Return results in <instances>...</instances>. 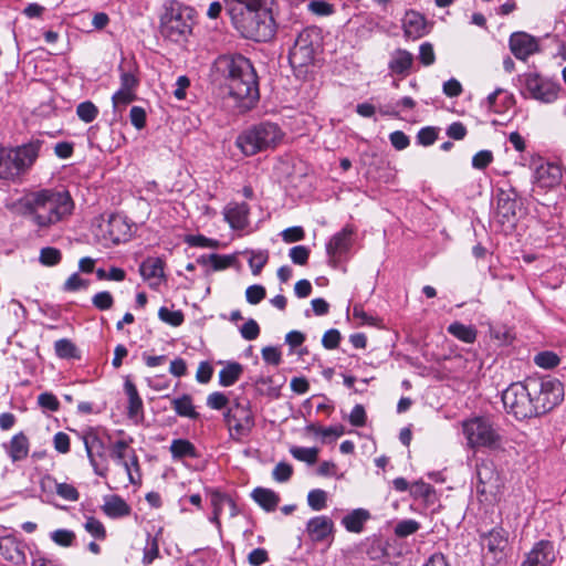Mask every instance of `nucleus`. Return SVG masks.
<instances>
[{"mask_svg": "<svg viewBox=\"0 0 566 566\" xmlns=\"http://www.w3.org/2000/svg\"><path fill=\"white\" fill-rule=\"evenodd\" d=\"M563 399V384L551 376L528 377L524 381L513 382L502 394L506 412L517 420L541 417Z\"/></svg>", "mask_w": 566, "mask_h": 566, "instance_id": "1", "label": "nucleus"}, {"mask_svg": "<svg viewBox=\"0 0 566 566\" xmlns=\"http://www.w3.org/2000/svg\"><path fill=\"white\" fill-rule=\"evenodd\" d=\"M218 65L226 76L230 96L238 102V107L250 109L259 98L256 74L250 61L242 55L221 56Z\"/></svg>", "mask_w": 566, "mask_h": 566, "instance_id": "2", "label": "nucleus"}, {"mask_svg": "<svg viewBox=\"0 0 566 566\" xmlns=\"http://www.w3.org/2000/svg\"><path fill=\"white\" fill-rule=\"evenodd\" d=\"M29 209L38 227L49 228L70 217L74 210V202L67 191L44 189L31 196Z\"/></svg>", "mask_w": 566, "mask_h": 566, "instance_id": "3", "label": "nucleus"}, {"mask_svg": "<svg viewBox=\"0 0 566 566\" xmlns=\"http://www.w3.org/2000/svg\"><path fill=\"white\" fill-rule=\"evenodd\" d=\"M41 147L39 139L19 146L0 144V180L20 181L38 160Z\"/></svg>", "mask_w": 566, "mask_h": 566, "instance_id": "4", "label": "nucleus"}, {"mask_svg": "<svg viewBox=\"0 0 566 566\" xmlns=\"http://www.w3.org/2000/svg\"><path fill=\"white\" fill-rule=\"evenodd\" d=\"M284 138L285 132L279 124L265 120L242 130L235 139V146L244 156L251 157L276 149Z\"/></svg>", "mask_w": 566, "mask_h": 566, "instance_id": "5", "label": "nucleus"}, {"mask_svg": "<svg viewBox=\"0 0 566 566\" xmlns=\"http://www.w3.org/2000/svg\"><path fill=\"white\" fill-rule=\"evenodd\" d=\"M233 25L247 39L265 42L274 34L273 21L269 12L260 6L234 9L229 13Z\"/></svg>", "mask_w": 566, "mask_h": 566, "instance_id": "6", "label": "nucleus"}, {"mask_svg": "<svg viewBox=\"0 0 566 566\" xmlns=\"http://www.w3.org/2000/svg\"><path fill=\"white\" fill-rule=\"evenodd\" d=\"M462 433L467 447L473 450L488 449L504 451V440L493 423L484 417H473L462 421Z\"/></svg>", "mask_w": 566, "mask_h": 566, "instance_id": "7", "label": "nucleus"}, {"mask_svg": "<svg viewBox=\"0 0 566 566\" xmlns=\"http://www.w3.org/2000/svg\"><path fill=\"white\" fill-rule=\"evenodd\" d=\"M192 24V9L172 2L161 17L160 30L165 38L179 42L191 33Z\"/></svg>", "mask_w": 566, "mask_h": 566, "instance_id": "8", "label": "nucleus"}, {"mask_svg": "<svg viewBox=\"0 0 566 566\" xmlns=\"http://www.w3.org/2000/svg\"><path fill=\"white\" fill-rule=\"evenodd\" d=\"M223 418L230 436L234 440L248 437L255 426L254 412L251 409L250 401L247 399H233Z\"/></svg>", "mask_w": 566, "mask_h": 566, "instance_id": "9", "label": "nucleus"}, {"mask_svg": "<svg viewBox=\"0 0 566 566\" xmlns=\"http://www.w3.org/2000/svg\"><path fill=\"white\" fill-rule=\"evenodd\" d=\"M316 52L315 34L311 30H303L296 38L289 54V61L294 70H301L314 62Z\"/></svg>", "mask_w": 566, "mask_h": 566, "instance_id": "10", "label": "nucleus"}, {"mask_svg": "<svg viewBox=\"0 0 566 566\" xmlns=\"http://www.w3.org/2000/svg\"><path fill=\"white\" fill-rule=\"evenodd\" d=\"M355 232L356 230L352 224H346L340 231L332 235L327 242L326 253L333 266H336L348 254Z\"/></svg>", "mask_w": 566, "mask_h": 566, "instance_id": "11", "label": "nucleus"}, {"mask_svg": "<svg viewBox=\"0 0 566 566\" xmlns=\"http://www.w3.org/2000/svg\"><path fill=\"white\" fill-rule=\"evenodd\" d=\"M533 182L541 188H554L560 184L562 168L544 160L542 157L532 158Z\"/></svg>", "mask_w": 566, "mask_h": 566, "instance_id": "12", "label": "nucleus"}, {"mask_svg": "<svg viewBox=\"0 0 566 566\" xmlns=\"http://www.w3.org/2000/svg\"><path fill=\"white\" fill-rule=\"evenodd\" d=\"M85 451L91 467L96 475L105 478L108 472L105 446L96 433L83 436Z\"/></svg>", "mask_w": 566, "mask_h": 566, "instance_id": "13", "label": "nucleus"}, {"mask_svg": "<svg viewBox=\"0 0 566 566\" xmlns=\"http://www.w3.org/2000/svg\"><path fill=\"white\" fill-rule=\"evenodd\" d=\"M525 88L527 93L542 103H553L558 96L559 86L537 74L525 76Z\"/></svg>", "mask_w": 566, "mask_h": 566, "instance_id": "14", "label": "nucleus"}, {"mask_svg": "<svg viewBox=\"0 0 566 566\" xmlns=\"http://www.w3.org/2000/svg\"><path fill=\"white\" fill-rule=\"evenodd\" d=\"M139 80L132 71L120 69V87L112 96L113 107H125L136 99Z\"/></svg>", "mask_w": 566, "mask_h": 566, "instance_id": "15", "label": "nucleus"}, {"mask_svg": "<svg viewBox=\"0 0 566 566\" xmlns=\"http://www.w3.org/2000/svg\"><path fill=\"white\" fill-rule=\"evenodd\" d=\"M509 45L512 54L522 61L539 51L537 39L523 31L512 33Z\"/></svg>", "mask_w": 566, "mask_h": 566, "instance_id": "16", "label": "nucleus"}, {"mask_svg": "<svg viewBox=\"0 0 566 566\" xmlns=\"http://www.w3.org/2000/svg\"><path fill=\"white\" fill-rule=\"evenodd\" d=\"M555 560L554 546L548 541H541L526 555L522 566H551Z\"/></svg>", "mask_w": 566, "mask_h": 566, "instance_id": "17", "label": "nucleus"}, {"mask_svg": "<svg viewBox=\"0 0 566 566\" xmlns=\"http://www.w3.org/2000/svg\"><path fill=\"white\" fill-rule=\"evenodd\" d=\"M249 206L244 202H230L223 209L224 220L234 230H242L249 224Z\"/></svg>", "mask_w": 566, "mask_h": 566, "instance_id": "18", "label": "nucleus"}, {"mask_svg": "<svg viewBox=\"0 0 566 566\" xmlns=\"http://www.w3.org/2000/svg\"><path fill=\"white\" fill-rule=\"evenodd\" d=\"M306 532L313 542H323L333 535L334 523L328 516H315L307 522Z\"/></svg>", "mask_w": 566, "mask_h": 566, "instance_id": "19", "label": "nucleus"}, {"mask_svg": "<svg viewBox=\"0 0 566 566\" xmlns=\"http://www.w3.org/2000/svg\"><path fill=\"white\" fill-rule=\"evenodd\" d=\"M124 391L127 396V416L129 419L138 422L144 418V403L135 384L126 377L124 381Z\"/></svg>", "mask_w": 566, "mask_h": 566, "instance_id": "20", "label": "nucleus"}, {"mask_svg": "<svg viewBox=\"0 0 566 566\" xmlns=\"http://www.w3.org/2000/svg\"><path fill=\"white\" fill-rule=\"evenodd\" d=\"M3 448L12 462H19L28 458L30 442L23 432H19L4 443Z\"/></svg>", "mask_w": 566, "mask_h": 566, "instance_id": "21", "label": "nucleus"}, {"mask_svg": "<svg viewBox=\"0 0 566 566\" xmlns=\"http://www.w3.org/2000/svg\"><path fill=\"white\" fill-rule=\"evenodd\" d=\"M0 554L14 564H20L25 558L22 543L13 535L0 538Z\"/></svg>", "mask_w": 566, "mask_h": 566, "instance_id": "22", "label": "nucleus"}, {"mask_svg": "<svg viewBox=\"0 0 566 566\" xmlns=\"http://www.w3.org/2000/svg\"><path fill=\"white\" fill-rule=\"evenodd\" d=\"M107 233L114 243L127 241L130 237V224L120 214H112L107 222Z\"/></svg>", "mask_w": 566, "mask_h": 566, "instance_id": "23", "label": "nucleus"}, {"mask_svg": "<svg viewBox=\"0 0 566 566\" xmlns=\"http://www.w3.org/2000/svg\"><path fill=\"white\" fill-rule=\"evenodd\" d=\"M516 200L514 193L500 190L497 193V216L502 219V222H512L516 214Z\"/></svg>", "mask_w": 566, "mask_h": 566, "instance_id": "24", "label": "nucleus"}, {"mask_svg": "<svg viewBox=\"0 0 566 566\" xmlns=\"http://www.w3.org/2000/svg\"><path fill=\"white\" fill-rule=\"evenodd\" d=\"M424 27V18L420 13L412 10L406 12L402 20V28L407 38H420L423 34Z\"/></svg>", "mask_w": 566, "mask_h": 566, "instance_id": "25", "label": "nucleus"}, {"mask_svg": "<svg viewBox=\"0 0 566 566\" xmlns=\"http://www.w3.org/2000/svg\"><path fill=\"white\" fill-rule=\"evenodd\" d=\"M369 518L370 514L367 510L356 509L342 518V525L350 533H361Z\"/></svg>", "mask_w": 566, "mask_h": 566, "instance_id": "26", "label": "nucleus"}, {"mask_svg": "<svg viewBox=\"0 0 566 566\" xmlns=\"http://www.w3.org/2000/svg\"><path fill=\"white\" fill-rule=\"evenodd\" d=\"M412 63L413 55L409 51L397 49L392 52L388 66L392 73L403 74L411 69Z\"/></svg>", "mask_w": 566, "mask_h": 566, "instance_id": "27", "label": "nucleus"}, {"mask_svg": "<svg viewBox=\"0 0 566 566\" xmlns=\"http://www.w3.org/2000/svg\"><path fill=\"white\" fill-rule=\"evenodd\" d=\"M102 509L112 518L127 516L130 513V506L118 495L107 496Z\"/></svg>", "mask_w": 566, "mask_h": 566, "instance_id": "28", "label": "nucleus"}, {"mask_svg": "<svg viewBox=\"0 0 566 566\" xmlns=\"http://www.w3.org/2000/svg\"><path fill=\"white\" fill-rule=\"evenodd\" d=\"M139 273L144 280H161L164 277V262L160 258L149 256L139 265Z\"/></svg>", "mask_w": 566, "mask_h": 566, "instance_id": "29", "label": "nucleus"}, {"mask_svg": "<svg viewBox=\"0 0 566 566\" xmlns=\"http://www.w3.org/2000/svg\"><path fill=\"white\" fill-rule=\"evenodd\" d=\"M507 545V537L503 528H494L483 537V546L490 553H502Z\"/></svg>", "mask_w": 566, "mask_h": 566, "instance_id": "30", "label": "nucleus"}, {"mask_svg": "<svg viewBox=\"0 0 566 566\" xmlns=\"http://www.w3.org/2000/svg\"><path fill=\"white\" fill-rule=\"evenodd\" d=\"M133 443V438H124L115 441L111 448V457L112 459L120 465L126 461L132 454L136 451L130 447Z\"/></svg>", "mask_w": 566, "mask_h": 566, "instance_id": "31", "label": "nucleus"}, {"mask_svg": "<svg viewBox=\"0 0 566 566\" xmlns=\"http://www.w3.org/2000/svg\"><path fill=\"white\" fill-rule=\"evenodd\" d=\"M169 451L174 459L197 458L198 452L192 442L187 439H175L171 441Z\"/></svg>", "mask_w": 566, "mask_h": 566, "instance_id": "32", "label": "nucleus"}, {"mask_svg": "<svg viewBox=\"0 0 566 566\" xmlns=\"http://www.w3.org/2000/svg\"><path fill=\"white\" fill-rule=\"evenodd\" d=\"M242 374L243 367L241 364L237 361L228 363L219 371V384L223 387L232 386L239 380Z\"/></svg>", "mask_w": 566, "mask_h": 566, "instance_id": "33", "label": "nucleus"}, {"mask_svg": "<svg viewBox=\"0 0 566 566\" xmlns=\"http://www.w3.org/2000/svg\"><path fill=\"white\" fill-rule=\"evenodd\" d=\"M171 405L175 412L180 417L190 419H197L199 417L189 395H182L181 397L174 398L171 400Z\"/></svg>", "mask_w": 566, "mask_h": 566, "instance_id": "34", "label": "nucleus"}, {"mask_svg": "<svg viewBox=\"0 0 566 566\" xmlns=\"http://www.w3.org/2000/svg\"><path fill=\"white\" fill-rule=\"evenodd\" d=\"M448 332L459 340L467 344H472L476 339V329L472 325H464L460 322H454L448 326Z\"/></svg>", "mask_w": 566, "mask_h": 566, "instance_id": "35", "label": "nucleus"}, {"mask_svg": "<svg viewBox=\"0 0 566 566\" xmlns=\"http://www.w3.org/2000/svg\"><path fill=\"white\" fill-rule=\"evenodd\" d=\"M252 496L254 501L266 511H274L280 501L275 492L262 488L255 489Z\"/></svg>", "mask_w": 566, "mask_h": 566, "instance_id": "36", "label": "nucleus"}, {"mask_svg": "<svg viewBox=\"0 0 566 566\" xmlns=\"http://www.w3.org/2000/svg\"><path fill=\"white\" fill-rule=\"evenodd\" d=\"M209 494H210V502H211L212 507H213V501L218 502V507H220V514H222L223 509L226 506H228L231 517H234L238 515L239 510L231 496H229L228 494H224L218 490H211L209 492Z\"/></svg>", "mask_w": 566, "mask_h": 566, "instance_id": "37", "label": "nucleus"}, {"mask_svg": "<svg viewBox=\"0 0 566 566\" xmlns=\"http://www.w3.org/2000/svg\"><path fill=\"white\" fill-rule=\"evenodd\" d=\"M54 350L59 358L62 359H78V350L75 346V344L67 339L62 338L54 343Z\"/></svg>", "mask_w": 566, "mask_h": 566, "instance_id": "38", "label": "nucleus"}, {"mask_svg": "<svg viewBox=\"0 0 566 566\" xmlns=\"http://www.w3.org/2000/svg\"><path fill=\"white\" fill-rule=\"evenodd\" d=\"M120 465L125 469L130 484L137 485L142 483L140 467L136 452Z\"/></svg>", "mask_w": 566, "mask_h": 566, "instance_id": "39", "label": "nucleus"}, {"mask_svg": "<svg viewBox=\"0 0 566 566\" xmlns=\"http://www.w3.org/2000/svg\"><path fill=\"white\" fill-rule=\"evenodd\" d=\"M290 452L294 459L307 464H314L317 461V448L292 447Z\"/></svg>", "mask_w": 566, "mask_h": 566, "instance_id": "40", "label": "nucleus"}, {"mask_svg": "<svg viewBox=\"0 0 566 566\" xmlns=\"http://www.w3.org/2000/svg\"><path fill=\"white\" fill-rule=\"evenodd\" d=\"M327 492L322 489L311 490L307 494V504L313 511H322L327 506Z\"/></svg>", "mask_w": 566, "mask_h": 566, "instance_id": "41", "label": "nucleus"}, {"mask_svg": "<svg viewBox=\"0 0 566 566\" xmlns=\"http://www.w3.org/2000/svg\"><path fill=\"white\" fill-rule=\"evenodd\" d=\"M62 260V253L53 247H45L40 250L39 261L44 266L57 265Z\"/></svg>", "mask_w": 566, "mask_h": 566, "instance_id": "42", "label": "nucleus"}, {"mask_svg": "<svg viewBox=\"0 0 566 566\" xmlns=\"http://www.w3.org/2000/svg\"><path fill=\"white\" fill-rule=\"evenodd\" d=\"M158 317L166 324L178 327L184 323L185 316L180 310L174 311L168 307H160L158 311Z\"/></svg>", "mask_w": 566, "mask_h": 566, "instance_id": "43", "label": "nucleus"}, {"mask_svg": "<svg viewBox=\"0 0 566 566\" xmlns=\"http://www.w3.org/2000/svg\"><path fill=\"white\" fill-rule=\"evenodd\" d=\"M534 363L545 369H551L559 365L560 358L551 350H544L534 356Z\"/></svg>", "mask_w": 566, "mask_h": 566, "instance_id": "44", "label": "nucleus"}, {"mask_svg": "<svg viewBox=\"0 0 566 566\" xmlns=\"http://www.w3.org/2000/svg\"><path fill=\"white\" fill-rule=\"evenodd\" d=\"M249 264L254 275H258L269 260V253L264 250H252L249 252Z\"/></svg>", "mask_w": 566, "mask_h": 566, "instance_id": "45", "label": "nucleus"}, {"mask_svg": "<svg viewBox=\"0 0 566 566\" xmlns=\"http://www.w3.org/2000/svg\"><path fill=\"white\" fill-rule=\"evenodd\" d=\"M76 114L84 123H92L98 115V108L90 101L82 102L76 107Z\"/></svg>", "mask_w": 566, "mask_h": 566, "instance_id": "46", "label": "nucleus"}, {"mask_svg": "<svg viewBox=\"0 0 566 566\" xmlns=\"http://www.w3.org/2000/svg\"><path fill=\"white\" fill-rule=\"evenodd\" d=\"M159 556V544L156 537L148 535L146 546L144 548L143 564L150 565Z\"/></svg>", "mask_w": 566, "mask_h": 566, "instance_id": "47", "label": "nucleus"}, {"mask_svg": "<svg viewBox=\"0 0 566 566\" xmlns=\"http://www.w3.org/2000/svg\"><path fill=\"white\" fill-rule=\"evenodd\" d=\"M307 10L318 17H327L334 13V6L325 0H312L307 4Z\"/></svg>", "mask_w": 566, "mask_h": 566, "instance_id": "48", "label": "nucleus"}, {"mask_svg": "<svg viewBox=\"0 0 566 566\" xmlns=\"http://www.w3.org/2000/svg\"><path fill=\"white\" fill-rule=\"evenodd\" d=\"M503 95V98H504V102L505 103H511L512 102V96L506 92L504 91L503 88H496L494 92H492L485 99V102L483 103V105L490 111V112H493V113H500L501 111L497 108L496 106V99L499 96H502Z\"/></svg>", "mask_w": 566, "mask_h": 566, "instance_id": "49", "label": "nucleus"}, {"mask_svg": "<svg viewBox=\"0 0 566 566\" xmlns=\"http://www.w3.org/2000/svg\"><path fill=\"white\" fill-rule=\"evenodd\" d=\"M84 528L87 533L97 539H104L106 536V531L103 523L93 516L86 518Z\"/></svg>", "mask_w": 566, "mask_h": 566, "instance_id": "50", "label": "nucleus"}, {"mask_svg": "<svg viewBox=\"0 0 566 566\" xmlns=\"http://www.w3.org/2000/svg\"><path fill=\"white\" fill-rule=\"evenodd\" d=\"M420 528V524L415 520L400 521L395 527V534L398 537H407L415 534Z\"/></svg>", "mask_w": 566, "mask_h": 566, "instance_id": "51", "label": "nucleus"}, {"mask_svg": "<svg viewBox=\"0 0 566 566\" xmlns=\"http://www.w3.org/2000/svg\"><path fill=\"white\" fill-rule=\"evenodd\" d=\"M476 476H478L479 483L484 486L486 484L491 483L493 480H496V474L493 471L492 465L486 462H482L481 464H478Z\"/></svg>", "mask_w": 566, "mask_h": 566, "instance_id": "52", "label": "nucleus"}, {"mask_svg": "<svg viewBox=\"0 0 566 566\" xmlns=\"http://www.w3.org/2000/svg\"><path fill=\"white\" fill-rule=\"evenodd\" d=\"M92 303L97 310L107 311V310L112 308V306L114 304V297L109 292L103 291V292L96 293L92 297Z\"/></svg>", "mask_w": 566, "mask_h": 566, "instance_id": "53", "label": "nucleus"}, {"mask_svg": "<svg viewBox=\"0 0 566 566\" xmlns=\"http://www.w3.org/2000/svg\"><path fill=\"white\" fill-rule=\"evenodd\" d=\"M55 491L59 496L70 502H76L80 499L76 488L69 483H57Z\"/></svg>", "mask_w": 566, "mask_h": 566, "instance_id": "54", "label": "nucleus"}, {"mask_svg": "<svg viewBox=\"0 0 566 566\" xmlns=\"http://www.w3.org/2000/svg\"><path fill=\"white\" fill-rule=\"evenodd\" d=\"M185 242L190 247L198 248H218L219 242L214 239L207 238L202 234L187 235Z\"/></svg>", "mask_w": 566, "mask_h": 566, "instance_id": "55", "label": "nucleus"}, {"mask_svg": "<svg viewBox=\"0 0 566 566\" xmlns=\"http://www.w3.org/2000/svg\"><path fill=\"white\" fill-rule=\"evenodd\" d=\"M75 538V534L72 531L69 530H56L51 533V539L64 547H69L72 545L73 541Z\"/></svg>", "mask_w": 566, "mask_h": 566, "instance_id": "56", "label": "nucleus"}, {"mask_svg": "<svg viewBox=\"0 0 566 566\" xmlns=\"http://www.w3.org/2000/svg\"><path fill=\"white\" fill-rule=\"evenodd\" d=\"M90 282L82 279L77 273H73L63 284V290L66 292H75L87 289Z\"/></svg>", "mask_w": 566, "mask_h": 566, "instance_id": "57", "label": "nucleus"}, {"mask_svg": "<svg viewBox=\"0 0 566 566\" xmlns=\"http://www.w3.org/2000/svg\"><path fill=\"white\" fill-rule=\"evenodd\" d=\"M229 403V398L220 391H213L207 397V406L213 410L224 409Z\"/></svg>", "mask_w": 566, "mask_h": 566, "instance_id": "58", "label": "nucleus"}, {"mask_svg": "<svg viewBox=\"0 0 566 566\" xmlns=\"http://www.w3.org/2000/svg\"><path fill=\"white\" fill-rule=\"evenodd\" d=\"M289 255L293 263L304 265L307 263L310 250L305 245H296L290 250Z\"/></svg>", "mask_w": 566, "mask_h": 566, "instance_id": "59", "label": "nucleus"}, {"mask_svg": "<svg viewBox=\"0 0 566 566\" xmlns=\"http://www.w3.org/2000/svg\"><path fill=\"white\" fill-rule=\"evenodd\" d=\"M493 161L491 150H480L472 158V166L475 169H485Z\"/></svg>", "mask_w": 566, "mask_h": 566, "instance_id": "60", "label": "nucleus"}, {"mask_svg": "<svg viewBox=\"0 0 566 566\" xmlns=\"http://www.w3.org/2000/svg\"><path fill=\"white\" fill-rule=\"evenodd\" d=\"M245 297L250 304H259L265 297V289L259 284L251 285L245 291Z\"/></svg>", "mask_w": 566, "mask_h": 566, "instance_id": "61", "label": "nucleus"}, {"mask_svg": "<svg viewBox=\"0 0 566 566\" xmlns=\"http://www.w3.org/2000/svg\"><path fill=\"white\" fill-rule=\"evenodd\" d=\"M432 492V486L423 481H418L410 486V493L413 497L429 499Z\"/></svg>", "mask_w": 566, "mask_h": 566, "instance_id": "62", "label": "nucleus"}, {"mask_svg": "<svg viewBox=\"0 0 566 566\" xmlns=\"http://www.w3.org/2000/svg\"><path fill=\"white\" fill-rule=\"evenodd\" d=\"M419 60L424 66H429L434 63L436 55L431 43L424 42L420 45Z\"/></svg>", "mask_w": 566, "mask_h": 566, "instance_id": "63", "label": "nucleus"}, {"mask_svg": "<svg viewBox=\"0 0 566 566\" xmlns=\"http://www.w3.org/2000/svg\"><path fill=\"white\" fill-rule=\"evenodd\" d=\"M240 333L244 339L253 340L258 338L260 334V327L258 323L251 318L242 325Z\"/></svg>", "mask_w": 566, "mask_h": 566, "instance_id": "64", "label": "nucleus"}]
</instances>
